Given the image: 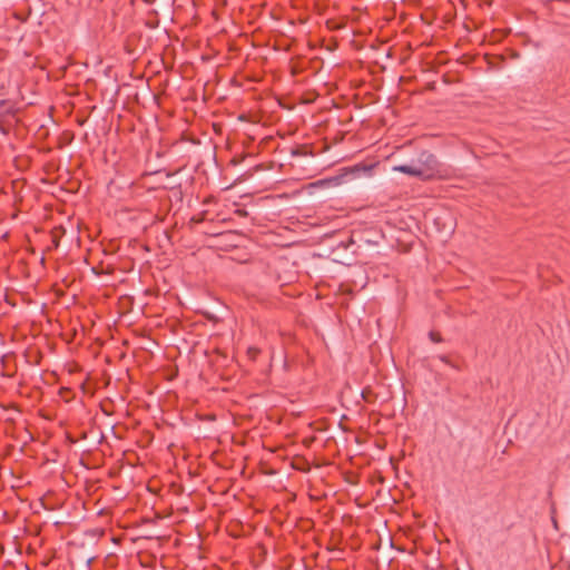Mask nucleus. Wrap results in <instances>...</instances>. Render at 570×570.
I'll use <instances>...</instances> for the list:
<instances>
[{
	"label": "nucleus",
	"mask_w": 570,
	"mask_h": 570,
	"mask_svg": "<svg viewBox=\"0 0 570 570\" xmlns=\"http://www.w3.org/2000/svg\"><path fill=\"white\" fill-rule=\"evenodd\" d=\"M439 167L440 164L436 157L432 153L423 150L419 154L415 161L394 166L393 170L412 177L432 179L439 173Z\"/></svg>",
	"instance_id": "1"
},
{
	"label": "nucleus",
	"mask_w": 570,
	"mask_h": 570,
	"mask_svg": "<svg viewBox=\"0 0 570 570\" xmlns=\"http://www.w3.org/2000/svg\"><path fill=\"white\" fill-rule=\"evenodd\" d=\"M375 397L376 396H375L373 390L370 386H366V387L363 389V391H362V399L365 402L372 403V402H374Z\"/></svg>",
	"instance_id": "2"
},
{
	"label": "nucleus",
	"mask_w": 570,
	"mask_h": 570,
	"mask_svg": "<svg viewBox=\"0 0 570 570\" xmlns=\"http://www.w3.org/2000/svg\"><path fill=\"white\" fill-rule=\"evenodd\" d=\"M261 350L254 346L248 347L246 351V355L252 362H255Z\"/></svg>",
	"instance_id": "3"
},
{
	"label": "nucleus",
	"mask_w": 570,
	"mask_h": 570,
	"mask_svg": "<svg viewBox=\"0 0 570 570\" xmlns=\"http://www.w3.org/2000/svg\"><path fill=\"white\" fill-rule=\"evenodd\" d=\"M429 337L433 343H441L443 342L442 335L438 331H430Z\"/></svg>",
	"instance_id": "4"
},
{
	"label": "nucleus",
	"mask_w": 570,
	"mask_h": 570,
	"mask_svg": "<svg viewBox=\"0 0 570 570\" xmlns=\"http://www.w3.org/2000/svg\"><path fill=\"white\" fill-rule=\"evenodd\" d=\"M294 156H303L307 155V151L305 150V147H298L292 151Z\"/></svg>",
	"instance_id": "5"
},
{
	"label": "nucleus",
	"mask_w": 570,
	"mask_h": 570,
	"mask_svg": "<svg viewBox=\"0 0 570 570\" xmlns=\"http://www.w3.org/2000/svg\"><path fill=\"white\" fill-rule=\"evenodd\" d=\"M439 358H440L441 362L452 366V363H451L450 358L446 355H441Z\"/></svg>",
	"instance_id": "6"
},
{
	"label": "nucleus",
	"mask_w": 570,
	"mask_h": 570,
	"mask_svg": "<svg viewBox=\"0 0 570 570\" xmlns=\"http://www.w3.org/2000/svg\"><path fill=\"white\" fill-rule=\"evenodd\" d=\"M327 26H328V28H331V29H337V28H338V26H331V21H327Z\"/></svg>",
	"instance_id": "7"
},
{
	"label": "nucleus",
	"mask_w": 570,
	"mask_h": 570,
	"mask_svg": "<svg viewBox=\"0 0 570 570\" xmlns=\"http://www.w3.org/2000/svg\"><path fill=\"white\" fill-rule=\"evenodd\" d=\"M7 104V100H0V108Z\"/></svg>",
	"instance_id": "8"
},
{
	"label": "nucleus",
	"mask_w": 570,
	"mask_h": 570,
	"mask_svg": "<svg viewBox=\"0 0 570 570\" xmlns=\"http://www.w3.org/2000/svg\"><path fill=\"white\" fill-rule=\"evenodd\" d=\"M53 244H55L56 247H58V245H59L57 239L53 240Z\"/></svg>",
	"instance_id": "9"
}]
</instances>
